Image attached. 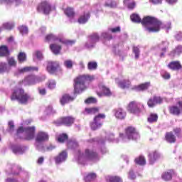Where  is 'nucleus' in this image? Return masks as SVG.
Instances as JSON below:
<instances>
[{
    "label": "nucleus",
    "mask_w": 182,
    "mask_h": 182,
    "mask_svg": "<svg viewBox=\"0 0 182 182\" xmlns=\"http://www.w3.org/2000/svg\"><path fill=\"white\" fill-rule=\"evenodd\" d=\"M106 141H109V143L112 141L114 143H119V139H114V134L113 133L108 134L106 136L105 139L100 138L91 139L88 140V143L92 144V146H94L93 148H87L82 151L77 150L74 156L75 161L78 163V164H82V166L87 164V161H99L100 157L99 156V154H97V149L96 147L101 149V153L105 154L107 151L106 148L103 146H105V143H106Z\"/></svg>",
    "instance_id": "f257e3e1"
},
{
    "label": "nucleus",
    "mask_w": 182,
    "mask_h": 182,
    "mask_svg": "<svg viewBox=\"0 0 182 182\" xmlns=\"http://www.w3.org/2000/svg\"><path fill=\"white\" fill-rule=\"evenodd\" d=\"M131 21L136 23H141L143 26H145V31L149 33H153L159 32L160 29H164L166 33H168L171 29V23L168 22L166 23H161L157 18L151 16L144 17L142 20L139 14H134L130 16Z\"/></svg>",
    "instance_id": "f03ea898"
},
{
    "label": "nucleus",
    "mask_w": 182,
    "mask_h": 182,
    "mask_svg": "<svg viewBox=\"0 0 182 182\" xmlns=\"http://www.w3.org/2000/svg\"><path fill=\"white\" fill-rule=\"evenodd\" d=\"M11 100H17V102L21 103V105H26V103H29V102L33 100V97L29 94L25 93L23 89L16 87L12 91Z\"/></svg>",
    "instance_id": "7ed1b4c3"
},
{
    "label": "nucleus",
    "mask_w": 182,
    "mask_h": 182,
    "mask_svg": "<svg viewBox=\"0 0 182 182\" xmlns=\"http://www.w3.org/2000/svg\"><path fill=\"white\" fill-rule=\"evenodd\" d=\"M93 80V76L89 75H81L75 80V93H82L86 90V83Z\"/></svg>",
    "instance_id": "20e7f679"
},
{
    "label": "nucleus",
    "mask_w": 182,
    "mask_h": 182,
    "mask_svg": "<svg viewBox=\"0 0 182 182\" xmlns=\"http://www.w3.org/2000/svg\"><path fill=\"white\" fill-rule=\"evenodd\" d=\"M139 138V132L133 127H128L125 129V134H119V139H121L122 143H127L129 140H137Z\"/></svg>",
    "instance_id": "39448f33"
},
{
    "label": "nucleus",
    "mask_w": 182,
    "mask_h": 182,
    "mask_svg": "<svg viewBox=\"0 0 182 182\" xmlns=\"http://www.w3.org/2000/svg\"><path fill=\"white\" fill-rule=\"evenodd\" d=\"M35 127H28L23 128L21 127L17 130L16 136L18 139H23V140H32L35 137Z\"/></svg>",
    "instance_id": "423d86ee"
},
{
    "label": "nucleus",
    "mask_w": 182,
    "mask_h": 182,
    "mask_svg": "<svg viewBox=\"0 0 182 182\" xmlns=\"http://www.w3.org/2000/svg\"><path fill=\"white\" fill-rule=\"evenodd\" d=\"M49 140V134L45 132H39L36 136V142L34 146L36 150H45L43 143Z\"/></svg>",
    "instance_id": "0eeeda50"
},
{
    "label": "nucleus",
    "mask_w": 182,
    "mask_h": 182,
    "mask_svg": "<svg viewBox=\"0 0 182 182\" xmlns=\"http://www.w3.org/2000/svg\"><path fill=\"white\" fill-rule=\"evenodd\" d=\"M46 41L47 42L50 41H58L63 45H66L67 46H72V45H75V40H68L63 37L62 35H54V34H48L46 37Z\"/></svg>",
    "instance_id": "6e6552de"
},
{
    "label": "nucleus",
    "mask_w": 182,
    "mask_h": 182,
    "mask_svg": "<svg viewBox=\"0 0 182 182\" xmlns=\"http://www.w3.org/2000/svg\"><path fill=\"white\" fill-rule=\"evenodd\" d=\"M46 79L45 75H31L25 77L23 80L24 85H28V86H33L43 82Z\"/></svg>",
    "instance_id": "1a4fd4ad"
},
{
    "label": "nucleus",
    "mask_w": 182,
    "mask_h": 182,
    "mask_svg": "<svg viewBox=\"0 0 182 182\" xmlns=\"http://www.w3.org/2000/svg\"><path fill=\"white\" fill-rule=\"evenodd\" d=\"M128 110L134 114H140L144 110V105L140 102L132 101L128 105Z\"/></svg>",
    "instance_id": "9d476101"
},
{
    "label": "nucleus",
    "mask_w": 182,
    "mask_h": 182,
    "mask_svg": "<svg viewBox=\"0 0 182 182\" xmlns=\"http://www.w3.org/2000/svg\"><path fill=\"white\" fill-rule=\"evenodd\" d=\"M100 36L97 33H94L88 37V40L85 43V48L86 49H93L96 46V43L99 42Z\"/></svg>",
    "instance_id": "9b49d317"
},
{
    "label": "nucleus",
    "mask_w": 182,
    "mask_h": 182,
    "mask_svg": "<svg viewBox=\"0 0 182 182\" xmlns=\"http://www.w3.org/2000/svg\"><path fill=\"white\" fill-rule=\"evenodd\" d=\"M8 63H0V73H4V72H9L11 70V67L15 68L16 66V60L14 57H11L8 58Z\"/></svg>",
    "instance_id": "f8f14e48"
},
{
    "label": "nucleus",
    "mask_w": 182,
    "mask_h": 182,
    "mask_svg": "<svg viewBox=\"0 0 182 182\" xmlns=\"http://www.w3.org/2000/svg\"><path fill=\"white\" fill-rule=\"evenodd\" d=\"M106 119V115L105 114H99L94 118L93 122L91 123L90 127L92 130H97V129H100L102 127V124H103V120Z\"/></svg>",
    "instance_id": "ddd939ff"
},
{
    "label": "nucleus",
    "mask_w": 182,
    "mask_h": 182,
    "mask_svg": "<svg viewBox=\"0 0 182 182\" xmlns=\"http://www.w3.org/2000/svg\"><path fill=\"white\" fill-rule=\"evenodd\" d=\"M37 11L41 14H44V15H49L50 11H52V7L50 4L47 1H43L37 6Z\"/></svg>",
    "instance_id": "4468645a"
},
{
    "label": "nucleus",
    "mask_w": 182,
    "mask_h": 182,
    "mask_svg": "<svg viewBox=\"0 0 182 182\" xmlns=\"http://www.w3.org/2000/svg\"><path fill=\"white\" fill-rule=\"evenodd\" d=\"M68 160V151H63L60 152L57 156L54 157V161L56 166H60V164L65 163Z\"/></svg>",
    "instance_id": "2eb2a0df"
},
{
    "label": "nucleus",
    "mask_w": 182,
    "mask_h": 182,
    "mask_svg": "<svg viewBox=\"0 0 182 182\" xmlns=\"http://www.w3.org/2000/svg\"><path fill=\"white\" fill-rule=\"evenodd\" d=\"M98 87L101 92H97V95L99 97H103V96H106L107 97L112 96V91L109 87H106L103 82H100L98 84Z\"/></svg>",
    "instance_id": "dca6fc26"
},
{
    "label": "nucleus",
    "mask_w": 182,
    "mask_h": 182,
    "mask_svg": "<svg viewBox=\"0 0 182 182\" xmlns=\"http://www.w3.org/2000/svg\"><path fill=\"white\" fill-rule=\"evenodd\" d=\"M160 159H161V154H160L159 151H151L148 154L149 163L151 165L154 164V163L158 160H160Z\"/></svg>",
    "instance_id": "f3484780"
},
{
    "label": "nucleus",
    "mask_w": 182,
    "mask_h": 182,
    "mask_svg": "<svg viewBox=\"0 0 182 182\" xmlns=\"http://www.w3.org/2000/svg\"><path fill=\"white\" fill-rule=\"evenodd\" d=\"M11 149L14 154H23L28 150V146L20 144H11Z\"/></svg>",
    "instance_id": "a211bd4d"
},
{
    "label": "nucleus",
    "mask_w": 182,
    "mask_h": 182,
    "mask_svg": "<svg viewBox=\"0 0 182 182\" xmlns=\"http://www.w3.org/2000/svg\"><path fill=\"white\" fill-rule=\"evenodd\" d=\"M59 68V63L57 61H50L47 64V72L50 73V75H55L58 68Z\"/></svg>",
    "instance_id": "6ab92c4d"
},
{
    "label": "nucleus",
    "mask_w": 182,
    "mask_h": 182,
    "mask_svg": "<svg viewBox=\"0 0 182 182\" xmlns=\"http://www.w3.org/2000/svg\"><path fill=\"white\" fill-rule=\"evenodd\" d=\"M19 171H21V168L15 164H9L6 167V172L7 174L18 175L19 174Z\"/></svg>",
    "instance_id": "aec40b11"
},
{
    "label": "nucleus",
    "mask_w": 182,
    "mask_h": 182,
    "mask_svg": "<svg viewBox=\"0 0 182 182\" xmlns=\"http://www.w3.org/2000/svg\"><path fill=\"white\" fill-rule=\"evenodd\" d=\"M161 103H163V98L156 96L151 97L147 102L149 107H154L156 105H161Z\"/></svg>",
    "instance_id": "412c9836"
},
{
    "label": "nucleus",
    "mask_w": 182,
    "mask_h": 182,
    "mask_svg": "<svg viewBox=\"0 0 182 182\" xmlns=\"http://www.w3.org/2000/svg\"><path fill=\"white\" fill-rule=\"evenodd\" d=\"M168 45H170V43L167 40L163 41L158 45V48L161 50L160 53L161 58H163L164 55H166V52H167V49H168Z\"/></svg>",
    "instance_id": "4be33fe9"
},
{
    "label": "nucleus",
    "mask_w": 182,
    "mask_h": 182,
    "mask_svg": "<svg viewBox=\"0 0 182 182\" xmlns=\"http://www.w3.org/2000/svg\"><path fill=\"white\" fill-rule=\"evenodd\" d=\"M38 67H24L23 68L18 69L15 75H22V73H26L28 72H38Z\"/></svg>",
    "instance_id": "5701e85b"
},
{
    "label": "nucleus",
    "mask_w": 182,
    "mask_h": 182,
    "mask_svg": "<svg viewBox=\"0 0 182 182\" xmlns=\"http://www.w3.org/2000/svg\"><path fill=\"white\" fill-rule=\"evenodd\" d=\"M89 19H90V11H87L83 13V14H82L80 18H78V23H81V24H85L87 22V21H89Z\"/></svg>",
    "instance_id": "b1692460"
},
{
    "label": "nucleus",
    "mask_w": 182,
    "mask_h": 182,
    "mask_svg": "<svg viewBox=\"0 0 182 182\" xmlns=\"http://www.w3.org/2000/svg\"><path fill=\"white\" fill-rule=\"evenodd\" d=\"M115 82L117 83L118 86L122 89H126L130 86V80H119V78H116Z\"/></svg>",
    "instance_id": "393cba45"
},
{
    "label": "nucleus",
    "mask_w": 182,
    "mask_h": 182,
    "mask_svg": "<svg viewBox=\"0 0 182 182\" xmlns=\"http://www.w3.org/2000/svg\"><path fill=\"white\" fill-rule=\"evenodd\" d=\"M75 122V118L72 117H65L60 119V124H65V126H72Z\"/></svg>",
    "instance_id": "a878e982"
},
{
    "label": "nucleus",
    "mask_w": 182,
    "mask_h": 182,
    "mask_svg": "<svg viewBox=\"0 0 182 182\" xmlns=\"http://www.w3.org/2000/svg\"><path fill=\"white\" fill-rule=\"evenodd\" d=\"M168 68L171 70H180L181 69V63L180 61H172L168 63Z\"/></svg>",
    "instance_id": "bb28decb"
},
{
    "label": "nucleus",
    "mask_w": 182,
    "mask_h": 182,
    "mask_svg": "<svg viewBox=\"0 0 182 182\" xmlns=\"http://www.w3.org/2000/svg\"><path fill=\"white\" fill-rule=\"evenodd\" d=\"M114 116L117 119L122 120L126 117V112L122 108H118L114 109Z\"/></svg>",
    "instance_id": "cd10ccee"
},
{
    "label": "nucleus",
    "mask_w": 182,
    "mask_h": 182,
    "mask_svg": "<svg viewBox=\"0 0 182 182\" xmlns=\"http://www.w3.org/2000/svg\"><path fill=\"white\" fill-rule=\"evenodd\" d=\"M74 99L75 98L72 97L70 95L68 94H65L64 95H63V97L60 100V102L62 106H65V105H66L67 103H69V102H73Z\"/></svg>",
    "instance_id": "c85d7f7f"
},
{
    "label": "nucleus",
    "mask_w": 182,
    "mask_h": 182,
    "mask_svg": "<svg viewBox=\"0 0 182 182\" xmlns=\"http://www.w3.org/2000/svg\"><path fill=\"white\" fill-rule=\"evenodd\" d=\"M150 87V82H145L144 84H141L139 85H136L134 87V89L137 92H143V90H147Z\"/></svg>",
    "instance_id": "c756f323"
},
{
    "label": "nucleus",
    "mask_w": 182,
    "mask_h": 182,
    "mask_svg": "<svg viewBox=\"0 0 182 182\" xmlns=\"http://www.w3.org/2000/svg\"><path fill=\"white\" fill-rule=\"evenodd\" d=\"M182 53V46L178 45L177 46L174 50H173L170 53V56L174 57V56H180Z\"/></svg>",
    "instance_id": "7c9ffc66"
},
{
    "label": "nucleus",
    "mask_w": 182,
    "mask_h": 182,
    "mask_svg": "<svg viewBox=\"0 0 182 182\" xmlns=\"http://www.w3.org/2000/svg\"><path fill=\"white\" fill-rule=\"evenodd\" d=\"M173 174H174V171L170 170V171H168L167 172H164L162 174L161 177L163 180H164L165 181H168L172 178Z\"/></svg>",
    "instance_id": "2f4dec72"
},
{
    "label": "nucleus",
    "mask_w": 182,
    "mask_h": 182,
    "mask_svg": "<svg viewBox=\"0 0 182 182\" xmlns=\"http://www.w3.org/2000/svg\"><path fill=\"white\" fill-rule=\"evenodd\" d=\"M50 49L54 55H59L60 53V49L62 47L58 44H51L50 45Z\"/></svg>",
    "instance_id": "473e14b6"
},
{
    "label": "nucleus",
    "mask_w": 182,
    "mask_h": 182,
    "mask_svg": "<svg viewBox=\"0 0 182 182\" xmlns=\"http://www.w3.org/2000/svg\"><path fill=\"white\" fill-rule=\"evenodd\" d=\"M26 178L25 179H18L15 178H7L5 182H28L29 181V174H26Z\"/></svg>",
    "instance_id": "72a5a7b5"
},
{
    "label": "nucleus",
    "mask_w": 182,
    "mask_h": 182,
    "mask_svg": "<svg viewBox=\"0 0 182 182\" xmlns=\"http://www.w3.org/2000/svg\"><path fill=\"white\" fill-rule=\"evenodd\" d=\"M107 182H123V178L119 176H107Z\"/></svg>",
    "instance_id": "f704fd0d"
},
{
    "label": "nucleus",
    "mask_w": 182,
    "mask_h": 182,
    "mask_svg": "<svg viewBox=\"0 0 182 182\" xmlns=\"http://www.w3.org/2000/svg\"><path fill=\"white\" fill-rule=\"evenodd\" d=\"M124 4L127 6L128 9H134L136 6L134 0H124Z\"/></svg>",
    "instance_id": "c9c22d12"
},
{
    "label": "nucleus",
    "mask_w": 182,
    "mask_h": 182,
    "mask_svg": "<svg viewBox=\"0 0 182 182\" xmlns=\"http://www.w3.org/2000/svg\"><path fill=\"white\" fill-rule=\"evenodd\" d=\"M165 139L168 143H175L176 142V136L173 134L172 132H168L166 134Z\"/></svg>",
    "instance_id": "e433bc0d"
},
{
    "label": "nucleus",
    "mask_w": 182,
    "mask_h": 182,
    "mask_svg": "<svg viewBox=\"0 0 182 182\" xmlns=\"http://www.w3.org/2000/svg\"><path fill=\"white\" fill-rule=\"evenodd\" d=\"M67 146L68 149H76V147L79 146V144L77 143V141H76L75 139H70L67 142Z\"/></svg>",
    "instance_id": "4c0bfd02"
},
{
    "label": "nucleus",
    "mask_w": 182,
    "mask_h": 182,
    "mask_svg": "<svg viewBox=\"0 0 182 182\" xmlns=\"http://www.w3.org/2000/svg\"><path fill=\"white\" fill-rule=\"evenodd\" d=\"M135 163L139 166H144L146 165V158L144 156H139L135 159Z\"/></svg>",
    "instance_id": "58836bf2"
},
{
    "label": "nucleus",
    "mask_w": 182,
    "mask_h": 182,
    "mask_svg": "<svg viewBox=\"0 0 182 182\" xmlns=\"http://www.w3.org/2000/svg\"><path fill=\"white\" fill-rule=\"evenodd\" d=\"M180 110H181V109L178 108L177 106H172L169 107L171 114H174L175 116H178V114H180Z\"/></svg>",
    "instance_id": "ea45409f"
},
{
    "label": "nucleus",
    "mask_w": 182,
    "mask_h": 182,
    "mask_svg": "<svg viewBox=\"0 0 182 182\" xmlns=\"http://www.w3.org/2000/svg\"><path fill=\"white\" fill-rule=\"evenodd\" d=\"M99 112V108L92 107V108H85V111L84 112L85 114H96V113Z\"/></svg>",
    "instance_id": "a19ab883"
},
{
    "label": "nucleus",
    "mask_w": 182,
    "mask_h": 182,
    "mask_svg": "<svg viewBox=\"0 0 182 182\" xmlns=\"http://www.w3.org/2000/svg\"><path fill=\"white\" fill-rule=\"evenodd\" d=\"M0 2H4L5 4H14L16 6H18L22 4V0H0Z\"/></svg>",
    "instance_id": "79ce46f5"
},
{
    "label": "nucleus",
    "mask_w": 182,
    "mask_h": 182,
    "mask_svg": "<svg viewBox=\"0 0 182 182\" xmlns=\"http://www.w3.org/2000/svg\"><path fill=\"white\" fill-rule=\"evenodd\" d=\"M63 65L66 69H73V65H75V61L70 59H68L64 60Z\"/></svg>",
    "instance_id": "37998d69"
},
{
    "label": "nucleus",
    "mask_w": 182,
    "mask_h": 182,
    "mask_svg": "<svg viewBox=\"0 0 182 182\" xmlns=\"http://www.w3.org/2000/svg\"><path fill=\"white\" fill-rule=\"evenodd\" d=\"M9 55V50L6 46H2L0 47V56H8Z\"/></svg>",
    "instance_id": "c03bdc74"
},
{
    "label": "nucleus",
    "mask_w": 182,
    "mask_h": 182,
    "mask_svg": "<svg viewBox=\"0 0 182 182\" xmlns=\"http://www.w3.org/2000/svg\"><path fill=\"white\" fill-rule=\"evenodd\" d=\"M65 15L70 18V19H72V18H73V16H75V11H73V9L72 8H67L65 11H64Z\"/></svg>",
    "instance_id": "a18cd8bd"
},
{
    "label": "nucleus",
    "mask_w": 182,
    "mask_h": 182,
    "mask_svg": "<svg viewBox=\"0 0 182 182\" xmlns=\"http://www.w3.org/2000/svg\"><path fill=\"white\" fill-rule=\"evenodd\" d=\"M96 173H88L85 177V182H90L93 181L94 180L96 179Z\"/></svg>",
    "instance_id": "49530a36"
},
{
    "label": "nucleus",
    "mask_w": 182,
    "mask_h": 182,
    "mask_svg": "<svg viewBox=\"0 0 182 182\" xmlns=\"http://www.w3.org/2000/svg\"><path fill=\"white\" fill-rule=\"evenodd\" d=\"M88 70H96L97 69V63L96 61H90L87 64Z\"/></svg>",
    "instance_id": "de8ad7c7"
},
{
    "label": "nucleus",
    "mask_w": 182,
    "mask_h": 182,
    "mask_svg": "<svg viewBox=\"0 0 182 182\" xmlns=\"http://www.w3.org/2000/svg\"><path fill=\"white\" fill-rule=\"evenodd\" d=\"M14 26H15V23L14 22H6L3 23L2 28L4 29H6L7 31H11V29H14Z\"/></svg>",
    "instance_id": "09e8293b"
},
{
    "label": "nucleus",
    "mask_w": 182,
    "mask_h": 182,
    "mask_svg": "<svg viewBox=\"0 0 182 182\" xmlns=\"http://www.w3.org/2000/svg\"><path fill=\"white\" fill-rule=\"evenodd\" d=\"M105 6H107L108 8H115V6H117V2L114 0H107Z\"/></svg>",
    "instance_id": "8fccbe9b"
},
{
    "label": "nucleus",
    "mask_w": 182,
    "mask_h": 182,
    "mask_svg": "<svg viewBox=\"0 0 182 182\" xmlns=\"http://www.w3.org/2000/svg\"><path fill=\"white\" fill-rule=\"evenodd\" d=\"M101 38H104L105 41H112L113 36L109 32H102L101 33Z\"/></svg>",
    "instance_id": "3c124183"
},
{
    "label": "nucleus",
    "mask_w": 182,
    "mask_h": 182,
    "mask_svg": "<svg viewBox=\"0 0 182 182\" xmlns=\"http://www.w3.org/2000/svg\"><path fill=\"white\" fill-rule=\"evenodd\" d=\"M18 60L20 63H23L26 61V54L25 53H20L18 55Z\"/></svg>",
    "instance_id": "603ef678"
},
{
    "label": "nucleus",
    "mask_w": 182,
    "mask_h": 182,
    "mask_svg": "<svg viewBox=\"0 0 182 182\" xmlns=\"http://www.w3.org/2000/svg\"><path fill=\"white\" fill-rule=\"evenodd\" d=\"M157 119H159V116L156 114H151L148 118V122L149 123H154V122H157Z\"/></svg>",
    "instance_id": "864d4df0"
},
{
    "label": "nucleus",
    "mask_w": 182,
    "mask_h": 182,
    "mask_svg": "<svg viewBox=\"0 0 182 182\" xmlns=\"http://www.w3.org/2000/svg\"><path fill=\"white\" fill-rule=\"evenodd\" d=\"M133 52L135 55V59H139L140 56V46H134L133 47Z\"/></svg>",
    "instance_id": "5fc2aeb1"
},
{
    "label": "nucleus",
    "mask_w": 182,
    "mask_h": 182,
    "mask_svg": "<svg viewBox=\"0 0 182 182\" xmlns=\"http://www.w3.org/2000/svg\"><path fill=\"white\" fill-rule=\"evenodd\" d=\"M66 140H68V134H61L58 137V141H59V143H64Z\"/></svg>",
    "instance_id": "6e6d98bb"
},
{
    "label": "nucleus",
    "mask_w": 182,
    "mask_h": 182,
    "mask_svg": "<svg viewBox=\"0 0 182 182\" xmlns=\"http://www.w3.org/2000/svg\"><path fill=\"white\" fill-rule=\"evenodd\" d=\"M18 31L21 35H27L28 33V27L26 26H20L18 27Z\"/></svg>",
    "instance_id": "4d7b16f0"
},
{
    "label": "nucleus",
    "mask_w": 182,
    "mask_h": 182,
    "mask_svg": "<svg viewBox=\"0 0 182 182\" xmlns=\"http://www.w3.org/2000/svg\"><path fill=\"white\" fill-rule=\"evenodd\" d=\"M48 87L50 90L55 89V87H56V81H55L54 80H48Z\"/></svg>",
    "instance_id": "13d9d810"
},
{
    "label": "nucleus",
    "mask_w": 182,
    "mask_h": 182,
    "mask_svg": "<svg viewBox=\"0 0 182 182\" xmlns=\"http://www.w3.org/2000/svg\"><path fill=\"white\" fill-rule=\"evenodd\" d=\"M55 146L50 144L48 146H44V150H38V151H52V150L55 149Z\"/></svg>",
    "instance_id": "bf43d9fd"
},
{
    "label": "nucleus",
    "mask_w": 182,
    "mask_h": 182,
    "mask_svg": "<svg viewBox=\"0 0 182 182\" xmlns=\"http://www.w3.org/2000/svg\"><path fill=\"white\" fill-rule=\"evenodd\" d=\"M108 31L109 32H112V33H117L120 32L121 28H120V26H117L115 28H109Z\"/></svg>",
    "instance_id": "052dcab7"
},
{
    "label": "nucleus",
    "mask_w": 182,
    "mask_h": 182,
    "mask_svg": "<svg viewBox=\"0 0 182 182\" xmlns=\"http://www.w3.org/2000/svg\"><path fill=\"white\" fill-rule=\"evenodd\" d=\"M128 178H129V180H134V178H136V174H134V171H133L132 169H130L128 173Z\"/></svg>",
    "instance_id": "680f3d73"
},
{
    "label": "nucleus",
    "mask_w": 182,
    "mask_h": 182,
    "mask_svg": "<svg viewBox=\"0 0 182 182\" xmlns=\"http://www.w3.org/2000/svg\"><path fill=\"white\" fill-rule=\"evenodd\" d=\"M96 102L97 101L96 100V98L94 97H90L85 100V103H86L87 105H89L90 103H96Z\"/></svg>",
    "instance_id": "e2e57ef3"
},
{
    "label": "nucleus",
    "mask_w": 182,
    "mask_h": 182,
    "mask_svg": "<svg viewBox=\"0 0 182 182\" xmlns=\"http://www.w3.org/2000/svg\"><path fill=\"white\" fill-rule=\"evenodd\" d=\"M46 112L47 114H53V113L55 112V110H53V107L50 105L46 108Z\"/></svg>",
    "instance_id": "0e129e2a"
},
{
    "label": "nucleus",
    "mask_w": 182,
    "mask_h": 182,
    "mask_svg": "<svg viewBox=\"0 0 182 182\" xmlns=\"http://www.w3.org/2000/svg\"><path fill=\"white\" fill-rule=\"evenodd\" d=\"M175 39H176L178 41H182V33L181 32H178L175 35Z\"/></svg>",
    "instance_id": "69168bd1"
},
{
    "label": "nucleus",
    "mask_w": 182,
    "mask_h": 182,
    "mask_svg": "<svg viewBox=\"0 0 182 182\" xmlns=\"http://www.w3.org/2000/svg\"><path fill=\"white\" fill-rule=\"evenodd\" d=\"M38 34L40 36H42V35H43V33H45V32H46V27H41L39 30H38Z\"/></svg>",
    "instance_id": "338daca9"
},
{
    "label": "nucleus",
    "mask_w": 182,
    "mask_h": 182,
    "mask_svg": "<svg viewBox=\"0 0 182 182\" xmlns=\"http://www.w3.org/2000/svg\"><path fill=\"white\" fill-rule=\"evenodd\" d=\"M38 92L43 96H45V95H46V89L45 88H38Z\"/></svg>",
    "instance_id": "774afa93"
}]
</instances>
